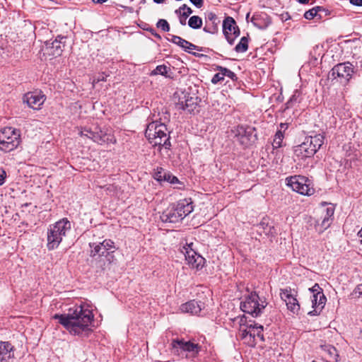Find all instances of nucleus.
<instances>
[{"label": "nucleus", "instance_id": "nucleus-1", "mask_svg": "<svg viewBox=\"0 0 362 362\" xmlns=\"http://www.w3.org/2000/svg\"><path fill=\"white\" fill-rule=\"evenodd\" d=\"M93 314L89 309L82 305H75L70 308L67 313L55 314L53 318L58 320L70 334L80 335L83 332L90 330L89 325L93 320Z\"/></svg>", "mask_w": 362, "mask_h": 362}, {"label": "nucleus", "instance_id": "nucleus-2", "mask_svg": "<svg viewBox=\"0 0 362 362\" xmlns=\"http://www.w3.org/2000/svg\"><path fill=\"white\" fill-rule=\"evenodd\" d=\"M161 119L159 118V120L156 119L147 125L145 136L153 146L169 151L171 146L170 132L165 124V121H169V119L165 117L164 122H161Z\"/></svg>", "mask_w": 362, "mask_h": 362}, {"label": "nucleus", "instance_id": "nucleus-3", "mask_svg": "<svg viewBox=\"0 0 362 362\" xmlns=\"http://www.w3.org/2000/svg\"><path fill=\"white\" fill-rule=\"evenodd\" d=\"M71 230V223L64 218L52 224L47 228V247L48 250L57 249L62 243V239L66 236V233Z\"/></svg>", "mask_w": 362, "mask_h": 362}, {"label": "nucleus", "instance_id": "nucleus-4", "mask_svg": "<svg viewBox=\"0 0 362 362\" xmlns=\"http://www.w3.org/2000/svg\"><path fill=\"white\" fill-rule=\"evenodd\" d=\"M267 305L266 300L261 299L254 291L245 297L244 300L240 303V308L244 313L257 317L262 313Z\"/></svg>", "mask_w": 362, "mask_h": 362}, {"label": "nucleus", "instance_id": "nucleus-5", "mask_svg": "<svg viewBox=\"0 0 362 362\" xmlns=\"http://www.w3.org/2000/svg\"><path fill=\"white\" fill-rule=\"evenodd\" d=\"M20 143V134L16 129L5 127L0 131V151L10 152L16 149Z\"/></svg>", "mask_w": 362, "mask_h": 362}, {"label": "nucleus", "instance_id": "nucleus-6", "mask_svg": "<svg viewBox=\"0 0 362 362\" xmlns=\"http://www.w3.org/2000/svg\"><path fill=\"white\" fill-rule=\"evenodd\" d=\"M286 180L288 187L302 195L310 196L315 192L311 180L305 176L294 175L287 177Z\"/></svg>", "mask_w": 362, "mask_h": 362}, {"label": "nucleus", "instance_id": "nucleus-7", "mask_svg": "<svg viewBox=\"0 0 362 362\" xmlns=\"http://www.w3.org/2000/svg\"><path fill=\"white\" fill-rule=\"evenodd\" d=\"M232 132L236 141L244 147L252 145L257 140L255 127L239 125Z\"/></svg>", "mask_w": 362, "mask_h": 362}, {"label": "nucleus", "instance_id": "nucleus-8", "mask_svg": "<svg viewBox=\"0 0 362 362\" xmlns=\"http://www.w3.org/2000/svg\"><path fill=\"white\" fill-rule=\"evenodd\" d=\"M172 349L177 355L190 354L194 356L199 354L201 346L191 341H185L184 339H175L172 341Z\"/></svg>", "mask_w": 362, "mask_h": 362}, {"label": "nucleus", "instance_id": "nucleus-9", "mask_svg": "<svg viewBox=\"0 0 362 362\" xmlns=\"http://www.w3.org/2000/svg\"><path fill=\"white\" fill-rule=\"evenodd\" d=\"M90 247L92 248L90 251V256L95 257L105 256L107 258L109 262L112 261L113 258L112 253L115 252L116 247L115 243L110 239H106L99 244L90 243Z\"/></svg>", "mask_w": 362, "mask_h": 362}, {"label": "nucleus", "instance_id": "nucleus-10", "mask_svg": "<svg viewBox=\"0 0 362 362\" xmlns=\"http://www.w3.org/2000/svg\"><path fill=\"white\" fill-rule=\"evenodd\" d=\"M355 73L354 67L349 62L339 63L335 65L329 73L334 78H340V82L347 83Z\"/></svg>", "mask_w": 362, "mask_h": 362}, {"label": "nucleus", "instance_id": "nucleus-11", "mask_svg": "<svg viewBox=\"0 0 362 362\" xmlns=\"http://www.w3.org/2000/svg\"><path fill=\"white\" fill-rule=\"evenodd\" d=\"M191 244H187V246L183 247V250L182 251L185 257V260L187 261L188 265L192 268H195L197 270L202 269L205 263V259L202 257L201 255L197 254L192 247Z\"/></svg>", "mask_w": 362, "mask_h": 362}, {"label": "nucleus", "instance_id": "nucleus-12", "mask_svg": "<svg viewBox=\"0 0 362 362\" xmlns=\"http://www.w3.org/2000/svg\"><path fill=\"white\" fill-rule=\"evenodd\" d=\"M290 287L280 289V296L287 306V308L294 314H298L300 310V305Z\"/></svg>", "mask_w": 362, "mask_h": 362}, {"label": "nucleus", "instance_id": "nucleus-13", "mask_svg": "<svg viewBox=\"0 0 362 362\" xmlns=\"http://www.w3.org/2000/svg\"><path fill=\"white\" fill-rule=\"evenodd\" d=\"M200 100L197 96L191 95L189 93L185 94L183 98H180L177 107L180 109L187 111L189 113L199 112V103Z\"/></svg>", "mask_w": 362, "mask_h": 362}, {"label": "nucleus", "instance_id": "nucleus-14", "mask_svg": "<svg viewBox=\"0 0 362 362\" xmlns=\"http://www.w3.org/2000/svg\"><path fill=\"white\" fill-rule=\"evenodd\" d=\"M66 37L59 35L52 42H46V49L49 55L57 57L62 55Z\"/></svg>", "mask_w": 362, "mask_h": 362}, {"label": "nucleus", "instance_id": "nucleus-15", "mask_svg": "<svg viewBox=\"0 0 362 362\" xmlns=\"http://www.w3.org/2000/svg\"><path fill=\"white\" fill-rule=\"evenodd\" d=\"M45 96L37 92H28L23 95V103L34 110H38L45 102Z\"/></svg>", "mask_w": 362, "mask_h": 362}, {"label": "nucleus", "instance_id": "nucleus-16", "mask_svg": "<svg viewBox=\"0 0 362 362\" xmlns=\"http://www.w3.org/2000/svg\"><path fill=\"white\" fill-rule=\"evenodd\" d=\"M316 151L311 147L308 141L305 140L301 144L295 147L294 154L296 157L301 160H305L307 158H310L315 154Z\"/></svg>", "mask_w": 362, "mask_h": 362}, {"label": "nucleus", "instance_id": "nucleus-17", "mask_svg": "<svg viewBox=\"0 0 362 362\" xmlns=\"http://www.w3.org/2000/svg\"><path fill=\"white\" fill-rule=\"evenodd\" d=\"M204 308V303L201 301L195 300H189L185 303H183L180 310L183 313H190L192 315H201L202 310Z\"/></svg>", "mask_w": 362, "mask_h": 362}, {"label": "nucleus", "instance_id": "nucleus-18", "mask_svg": "<svg viewBox=\"0 0 362 362\" xmlns=\"http://www.w3.org/2000/svg\"><path fill=\"white\" fill-rule=\"evenodd\" d=\"M175 211L184 218L194 210L193 203L191 199H184L178 201L175 205L173 206Z\"/></svg>", "mask_w": 362, "mask_h": 362}, {"label": "nucleus", "instance_id": "nucleus-19", "mask_svg": "<svg viewBox=\"0 0 362 362\" xmlns=\"http://www.w3.org/2000/svg\"><path fill=\"white\" fill-rule=\"evenodd\" d=\"M161 221L164 223H175L181 221L182 216L175 211V207L173 206L170 209L164 211L160 216Z\"/></svg>", "mask_w": 362, "mask_h": 362}, {"label": "nucleus", "instance_id": "nucleus-20", "mask_svg": "<svg viewBox=\"0 0 362 362\" xmlns=\"http://www.w3.org/2000/svg\"><path fill=\"white\" fill-rule=\"evenodd\" d=\"M223 34H235L236 36H239L240 33L236 22L230 16L226 17L223 22Z\"/></svg>", "mask_w": 362, "mask_h": 362}, {"label": "nucleus", "instance_id": "nucleus-21", "mask_svg": "<svg viewBox=\"0 0 362 362\" xmlns=\"http://www.w3.org/2000/svg\"><path fill=\"white\" fill-rule=\"evenodd\" d=\"M322 356L327 362H337L338 360V353L336 348L330 344H324L321 346Z\"/></svg>", "mask_w": 362, "mask_h": 362}, {"label": "nucleus", "instance_id": "nucleus-22", "mask_svg": "<svg viewBox=\"0 0 362 362\" xmlns=\"http://www.w3.org/2000/svg\"><path fill=\"white\" fill-rule=\"evenodd\" d=\"M251 21L255 26L260 29L267 28L271 23L270 18L264 13L254 14Z\"/></svg>", "mask_w": 362, "mask_h": 362}, {"label": "nucleus", "instance_id": "nucleus-23", "mask_svg": "<svg viewBox=\"0 0 362 362\" xmlns=\"http://www.w3.org/2000/svg\"><path fill=\"white\" fill-rule=\"evenodd\" d=\"M13 346L8 341H0V362H8L11 358Z\"/></svg>", "mask_w": 362, "mask_h": 362}, {"label": "nucleus", "instance_id": "nucleus-24", "mask_svg": "<svg viewBox=\"0 0 362 362\" xmlns=\"http://www.w3.org/2000/svg\"><path fill=\"white\" fill-rule=\"evenodd\" d=\"M325 137L321 134H315L305 138L308 143L317 152L324 144Z\"/></svg>", "mask_w": 362, "mask_h": 362}, {"label": "nucleus", "instance_id": "nucleus-25", "mask_svg": "<svg viewBox=\"0 0 362 362\" xmlns=\"http://www.w3.org/2000/svg\"><path fill=\"white\" fill-rule=\"evenodd\" d=\"M310 291L313 293V298H319V304L320 307L325 306L327 298L323 293L322 289L320 287L318 284H315L312 288H310Z\"/></svg>", "mask_w": 362, "mask_h": 362}, {"label": "nucleus", "instance_id": "nucleus-26", "mask_svg": "<svg viewBox=\"0 0 362 362\" xmlns=\"http://www.w3.org/2000/svg\"><path fill=\"white\" fill-rule=\"evenodd\" d=\"M240 332L241 335V338L245 339L248 344L254 343V334L255 333L251 331V329H247V328H244L243 324V317L240 320Z\"/></svg>", "mask_w": 362, "mask_h": 362}, {"label": "nucleus", "instance_id": "nucleus-27", "mask_svg": "<svg viewBox=\"0 0 362 362\" xmlns=\"http://www.w3.org/2000/svg\"><path fill=\"white\" fill-rule=\"evenodd\" d=\"M93 141L99 144H103L109 141H112L107 137V134L103 132L101 129H96L94 133Z\"/></svg>", "mask_w": 362, "mask_h": 362}, {"label": "nucleus", "instance_id": "nucleus-28", "mask_svg": "<svg viewBox=\"0 0 362 362\" xmlns=\"http://www.w3.org/2000/svg\"><path fill=\"white\" fill-rule=\"evenodd\" d=\"M248 36L242 37L240 42L235 47V51L238 53L245 52L248 49Z\"/></svg>", "mask_w": 362, "mask_h": 362}, {"label": "nucleus", "instance_id": "nucleus-29", "mask_svg": "<svg viewBox=\"0 0 362 362\" xmlns=\"http://www.w3.org/2000/svg\"><path fill=\"white\" fill-rule=\"evenodd\" d=\"M312 307L314 308L313 310L308 312V315L310 316L318 315L322 310L325 306L320 307L319 304V298H311Z\"/></svg>", "mask_w": 362, "mask_h": 362}, {"label": "nucleus", "instance_id": "nucleus-30", "mask_svg": "<svg viewBox=\"0 0 362 362\" xmlns=\"http://www.w3.org/2000/svg\"><path fill=\"white\" fill-rule=\"evenodd\" d=\"M188 25L193 29H199L202 25V19L198 16H192L188 21Z\"/></svg>", "mask_w": 362, "mask_h": 362}, {"label": "nucleus", "instance_id": "nucleus-31", "mask_svg": "<svg viewBox=\"0 0 362 362\" xmlns=\"http://www.w3.org/2000/svg\"><path fill=\"white\" fill-rule=\"evenodd\" d=\"M216 70L218 71H221V75H223L224 76H228V78L232 79L233 81H235L238 80V77H237L236 74L226 67L218 66L216 68Z\"/></svg>", "mask_w": 362, "mask_h": 362}, {"label": "nucleus", "instance_id": "nucleus-32", "mask_svg": "<svg viewBox=\"0 0 362 362\" xmlns=\"http://www.w3.org/2000/svg\"><path fill=\"white\" fill-rule=\"evenodd\" d=\"M170 69L169 67H168L167 66L165 65H158L156 66V68L153 70L151 73V76H155V75H158V74H160V75H162V76H168V71Z\"/></svg>", "mask_w": 362, "mask_h": 362}, {"label": "nucleus", "instance_id": "nucleus-33", "mask_svg": "<svg viewBox=\"0 0 362 362\" xmlns=\"http://www.w3.org/2000/svg\"><path fill=\"white\" fill-rule=\"evenodd\" d=\"M284 137V136L283 132H281V130H277V132L274 136L273 146L275 148H279V147L281 146V143L283 141Z\"/></svg>", "mask_w": 362, "mask_h": 362}, {"label": "nucleus", "instance_id": "nucleus-34", "mask_svg": "<svg viewBox=\"0 0 362 362\" xmlns=\"http://www.w3.org/2000/svg\"><path fill=\"white\" fill-rule=\"evenodd\" d=\"M300 95V92L298 90H295V91L293 92V94L291 95L290 99L286 103L287 109L293 107V103H296L298 102Z\"/></svg>", "mask_w": 362, "mask_h": 362}, {"label": "nucleus", "instance_id": "nucleus-35", "mask_svg": "<svg viewBox=\"0 0 362 362\" xmlns=\"http://www.w3.org/2000/svg\"><path fill=\"white\" fill-rule=\"evenodd\" d=\"M163 180L165 182H170V184L180 183L178 178L168 171L166 172L165 175H163Z\"/></svg>", "mask_w": 362, "mask_h": 362}, {"label": "nucleus", "instance_id": "nucleus-36", "mask_svg": "<svg viewBox=\"0 0 362 362\" xmlns=\"http://www.w3.org/2000/svg\"><path fill=\"white\" fill-rule=\"evenodd\" d=\"M203 30L206 33L215 34L218 31V23H206Z\"/></svg>", "mask_w": 362, "mask_h": 362}, {"label": "nucleus", "instance_id": "nucleus-37", "mask_svg": "<svg viewBox=\"0 0 362 362\" xmlns=\"http://www.w3.org/2000/svg\"><path fill=\"white\" fill-rule=\"evenodd\" d=\"M156 27L163 32H168L170 30V25L165 19H159L156 23Z\"/></svg>", "mask_w": 362, "mask_h": 362}, {"label": "nucleus", "instance_id": "nucleus-38", "mask_svg": "<svg viewBox=\"0 0 362 362\" xmlns=\"http://www.w3.org/2000/svg\"><path fill=\"white\" fill-rule=\"evenodd\" d=\"M167 171H165V170L163 168L158 167L154 172L153 177L158 182H163V175H165Z\"/></svg>", "mask_w": 362, "mask_h": 362}, {"label": "nucleus", "instance_id": "nucleus-39", "mask_svg": "<svg viewBox=\"0 0 362 362\" xmlns=\"http://www.w3.org/2000/svg\"><path fill=\"white\" fill-rule=\"evenodd\" d=\"M193 49H197L198 51H202V47H197V45L188 42V45L185 47V52H187L190 54H192L193 55L196 56V57H199L201 56L200 54L196 53V52H192L191 50H193Z\"/></svg>", "mask_w": 362, "mask_h": 362}, {"label": "nucleus", "instance_id": "nucleus-40", "mask_svg": "<svg viewBox=\"0 0 362 362\" xmlns=\"http://www.w3.org/2000/svg\"><path fill=\"white\" fill-rule=\"evenodd\" d=\"M316 8H317V18L322 19L324 17H326L327 16L330 15V11L328 10L326 8H324L322 6H316Z\"/></svg>", "mask_w": 362, "mask_h": 362}, {"label": "nucleus", "instance_id": "nucleus-41", "mask_svg": "<svg viewBox=\"0 0 362 362\" xmlns=\"http://www.w3.org/2000/svg\"><path fill=\"white\" fill-rule=\"evenodd\" d=\"M217 20H218V18L214 13L207 12L205 13L206 23H211L212 24L218 23Z\"/></svg>", "mask_w": 362, "mask_h": 362}, {"label": "nucleus", "instance_id": "nucleus-42", "mask_svg": "<svg viewBox=\"0 0 362 362\" xmlns=\"http://www.w3.org/2000/svg\"><path fill=\"white\" fill-rule=\"evenodd\" d=\"M317 8H316V7H314V8L305 11L304 13L305 18L311 20V19L314 18L315 17L317 18L318 13H317Z\"/></svg>", "mask_w": 362, "mask_h": 362}, {"label": "nucleus", "instance_id": "nucleus-43", "mask_svg": "<svg viewBox=\"0 0 362 362\" xmlns=\"http://www.w3.org/2000/svg\"><path fill=\"white\" fill-rule=\"evenodd\" d=\"M94 133H95V131H92L88 129L84 128L80 132L79 134L81 136H86V137L93 140Z\"/></svg>", "mask_w": 362, "mask_h": 362}, {"label": "nucleus", "instance_id": "nucleus-44", "mask_svg": "<svg viewBox=\"0 0 362 362\" xmlns=\"http://www.w3.org/2000/svg\"><path fill=\"white\" fill-rule=\"evenodd\" d=\"M262 332H263V326L262 325H259L257 327V328H256V329L255 331H252V332L255 333L254 339L257 337L259 338L261 341H264V335L262 334Z\"/></svg>", "mask_w": 362, "mask_h": 362}, {"label": "nucleus", "instance_id": "nucleus-45", "mask_svg": "<svg viewBox=\"0 0 362 362\" xmlns=\"http://www.w3.org/2000/svg\"><path fill=\"white\" fill-rule=\"evenodd\" d=\"M181 8H182V16L185 18H187L190 14L192 13V8L186 4L182 5Z\"/></svg>", "mask_w": 362, "mask_h": 362}, {"label": "nucleus", "instance_id": "nucleus-46", "mask_svg": "<svg viewBox=\"0 0 362 362\" xmlns=\"http://www.w3.org/2000/svg\"><path fill=\"white\" fill-rule=\"evenodd\" d=\"M223 80H224V76L221 75V71H218L211 78V83L214 84H216L218 82L223 81Z\"/></svg>", "mask_w": 362, "mask_h": 362}, {"label": "nucleus", "instance_id": "nucleus-47", "mask_svg": "<svg viewBox=\"0 0 362 362\" xmlns=\"http://www.w3.org/2000/svg\"><path fill=\"white\" fill-rule=\"evenodd\" d=\"M243 324H244V327H245V328H247V329H251L252 332L255 331L256 329V328H257V327L259 326L255 322H247L246 320H244V319H243Z\"/></svg>", "mask_w": 362, "mask_h": 362}, {"label": "nucleus", "instance_id": "nucleus-48", "mask_svg": "<svg viewBox=\"0 0 362 362\" xmlns=\"http://www.w3.org/2000/svg\"><path fill=\"white\" fill-rule=\"evenodd\" d=\"M332 221V218L323 216L322 221L320 224L322 228L324 230L327 229L330 226Z\"/></svg>", "mask_w": 362, "mask_h": 362}, {"label": "nucleus", "instance_id": "nucleus-49", "mask_svg": "<svg viewBox=\"0 0 362 362\" xmlns=\"http://www.w3.org/2000/svg\"><path fill=\"white\" fill-rule=\"evenodd\" d=\"M325 212L326 213L324 216L332 218L334 212V207L332 205L327 206L325 209Z\"/></svg>", "mask_w": 362, "mask_h": 362}, {"label": "nucleus", "instance_id": "nucleus-50", "mask_svg": "<svg viewBox=\"0 0 362 362\" xmlns=\"http://www.w3.org/2000/svg\"><path fill=\"white\" fill-rule=\"evenodd\" d=\"M224 35H225L228 42L230 45H233L235 38L238 37V36H236L235 34H232V35L224 34Z\"/></svg>", "mask_w": 362, "mask_h": 362}, {"label": "nucleus", "instance_id": "nucleus-51", "mask_svg": "<svg viewBox=\"0 0 362 362\" xmlns=\"http://www.w3.org/2000/svg\"><path fill=\"white\" fill-rule=\"evenodd\" d=\"M187 45H188V41L185 39H182V37H180V38L177 41V45H178L179 47H180L181 48H182L185 50V47Z\"/></svg>", "mask_w": 362, "mask_h": 362}, {"label": "nucleus", "instance_id": "nucleus-52", "mask_svg": "<svg viewBox=\"0 0 362 362\" xmlns=\"http://www.w3.org/2000/svg\"><path fill=\"white\" fill-rule=\"evenodd\" d=\"M179 38H180L179 36L174 35H172V34H169L168 35V37H167V40L168 41H170V42L177 45Z\"/></svg>", "mask_w": 362, "mask_h": 362}, {"label": "nucleus", "instance_id": "nucleus-53", "mask_svg": "<svg viewBox=\"0 0 362 362\" xmlns=\"http://www.w3.org/2000/svg\"><path fill=\"white\" fill-rule=\"evenodd\" d=\"M190 2L197 8H201L203 6L204 0H189Z\"/></svg>", "mask_w": 362, "mask_h": 362}, {"label": "nucleus", "instance_id": "nucleus-54", "mask_svg": "<svg viewBox=\"0 0 362 362\" xmlns=\"http://www.w3.org/2000/svg\"><path fill=\"white\" fill-rule=\"evenodd\" d=\"M6 173L3 169H0V186L4 183Z\"/></svg>", "mask_w": 362, "mask_h": 362}, {"label": "nucleus", "instance_id": "nucleus-55", "mask_svg": "<svg viewBox=\"0 0 362 362\" xmlns=\"http://www.w3.org/2000/svg\"><path fill=\"white\" fill-rule=\"evenodd\" d=\"M153 36H154L158 40H161V36L160 34L157 33V32L153 28H150L148 30Z\"/></svg>", "mask_w": 362, "mask_h": 362}, {"label": "nucleus", "instance_id": "nucleus-56", "mask_svg": "<svg viewBox=\"0 0 362 362\" xmlns=\"http://www.w3.org/2000/svg\"><path fill=\"white\" fill-rule=\"evenodd\" d=\"M354 291L355 293H358V296H362V283L356 286Z\"/></svg>", "mask_w": 362, "mask_h": 362}, {"label": "nucleus", "instance_id": "nucleus-57", "mask_svg": "<svg viewBox=\"0 0 362 362\" xmlns=\"http://www.w3.org/2000/svg\"><path fill=\"white\" fill-rule=\"evenodd\" d=\"M350 3L354 6H362V0H350Z\"/></svg>", "mask_w": 362, "mask_h": 362}, {"label": "nucleus", "instance_id": "nucleus-58", "mask_svg": "<svg viewBox=\"0 0 362 362\" xmlns=\"http://www.w3.org/2000/svg\"><path fill=\"white\" fill-rule=\"evenodd\" d=\"M288 123H281L279 124V129L278 130H281V132H284L288 129Z\"/></svg>", "mask_w": 362, "mask_h": 362}, {"label": "nucleus", "instance_id": "nucleus-59", "mask_svg": "<svg viewBox=\"0 0 362 362\" xmlns=\"http://www.w3.org/2000/svg\"><path fill=\"white\" fill-rule=\"evenodd\" d=\"M107 76H105L104 74L100 75L97 79L98 81H105Z\"/></svg>", "mask_w": 362, "mask_h": 362}, {"label": "nucleus", "instance_id": "nucleus-60", "mask_svg": "<svg viewBox=\"0 0 362 362\" xmlns=\"http://www.w3.org/2000/svg\"><path fill=\"white\" fill-rule=\"evenodd\" d=\"M175 13L180 16V17H182V8H181V6L178 8V9H176Z\"/></svg>", "mask_w": 362, "mask_h": 362}, {"label": "nucleus", "instance_id": "nucleus-61", "mask_svg": "<svg viewBox=\"0 0 362 362\" xmlns=\"http://www.w3.org/2000/svg\"><path fill=\"white\" fill-rule=\"evenodd\" d=\"M92 1L94 4H102L107 1V0H92Z\"/></svg>", "mask_w": 362, "mask_h": 362}, {"label": "nucleus", "instance_id": "nucleus-62", "mask_svg": "<svg viewBox=\"0 0 362 362\" xmlns=\"http://www.w3.org/2000/svg\"><path fill=\"white\" fill-rule=\"evenodd\" d=\"M186 19L184 17H180V24H182V25H186Z\"/></svg>", "mask_w": 362, "mask_h": 362}, {"label": "nucleus", "instance_id": "nucleus-63", "mask_svg": "<svg viewBox=\"0 0 362 362\" xmlns=\"http://www.w3.org/2000/svg\"><path fill=\"white\" fill-rule=\"evenodd\" d=\"M358 235L361 238V243H362V228H361V229L358 231Z\"/></svg>", "mask_w": 362, "mask_h": 362}, {"label": "nucleus", "instance_id": "nucleus-64", "mask_svg": "<svg viewBox=\"0 0 362 362\" xmlns=\"http://www.w3.org/2000/svg\"><path fill=\"white\" fill-rule=\"evenodd\" d=\"M165 0H153V1L156 4H163Z\"/></svg>", "mask_w": 362, "mask_h": 362}]
</instances>
